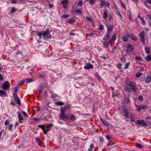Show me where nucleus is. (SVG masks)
<instances>
[{"label":"nucleus","mask_w":151,"mask_h":151,"mask_svg":"<svg viewBox=\"0 0 151 151\" xmlns=\"http://www.w3.org/2000/svg\"><path fill=\"white\" fill-rule=\"evenodd\" d=\"M151 81V77L150 76H147L145 79V82L146 83H148Z\"/></svg>","instance_id":"f3484780"},{"label":"nucleus","mask_w":151,"mask_h":151,"mask_svg":"<svg viewBox=\"0 0 151 151\" xmlns=\"http://www.w3.org/2000/svg\"><path fill=\"white\" fill-rule=\"evenodd\" d=\"M94 147V144H92L90 146V148L88 149V151H92V149Z\"/></svg>","instance_id":"c756f323"},{"label":"nucleus","mask_w":151,"mask_h":151,"mask_svg":"<svg viewBox=\"0 0 151 151\" xmlns=\"http://www.w3.org/2000/svg\"><path fill=\"white\" fill-rule=\"evenodd\" d=\"M125 102L127 104H130V101L129 98L127 97H126L124 98Z\"/></svg>","instance_id":"c85d7f7f"},{"label":"nucleus","mask_w":151,"mask_h":151,"mask_svg":"<svg viewBox=\"0 0 151 151\" xmlns=\"http://www.w3.org/2000/svg\"><path fill=\"white\" fill-rule=\"evenodd\" d=\"M130 62H129L125 64V66L124 68V69H127L129 68V67L130 64Z\"/></svg>","instance_id":"a878e982"},{"label":"nucleus","mask_w":151,"mask_h":151,"mask_svg":"<svg viewBox=\"0 0 151 151\" xmlns=\"http://www.w3.org/2000/svg\"><path fill=\"white\" fill-rule=\"evenodd\" d=\"M99 29L100 30H102L104 29V26L102 24H100L99 27Z\"/></svg>","instance_id":"ea45409f"},{"label":"nucleus","mask_w":151,"mask_h":151,"mask_svg":"<svg viewBox=\"0 0 151 151\" xmlns=\"http://www.w3.org/2000/svg\"><path fill=\"white\" fill-rule=\"evenodd\" d=\"M124 113H125V114L124 115V116L127 118H128L129 114L128 110L126 109H125L124 110Z\"/></svg>","instance_id":"2eb2a0df"},{"label":"nucleus","mask_w":151,"mask_h":151,"mask_svg":"<svg viewBox=\"0 0 151 151\" xmlns=\"http://www.w3.org/2000/svg\"><path fill=\"white\" fill-rule=\"evenodd\" d=\"M145 60L147 61L151 62V56L150 55H147L146 57L145 58Z\"/></svg>","instance_id":"412c9836"},{"label":"nucleus","mask_w":151,"mask_h":151,"mask_svg":"<svg viewBox=\"0 0 151 151\" xmlns=\"http://www.w3.org/2000/svg\"><path fill=\"white\" fill-rule=\"evenodd\" d=\"M127 36H128V37L129 38L135 41H136L137 40V37L134 36V34H133L127 33Z\"/></svg>","instance_id":"1a4fd4ad"},{"label":"nucleus","mask_w":151,"mask_h":151,"mask_svg":"<svg viewBox=\"0 0 151 151\" xmlns=\"http://www.w3.org/2000/svg\"><path fill=\"white\" fill-rule=\"evenodd\" d=\"M119 95V93L118 92H116V93H115L114 92H112V96H113V97L117 96Z\"/></svg>","instance_id":"7c9ffc66"},{"label":"nucleus","mask_w":151,"mask_h":151,"mask_svg":"<svg viewBox=\"0 0 151 151\" xmlns=\"http://www.w3.org/2000/svg\"><path fill=\"white\" fill-rule=\"evenodd\" d=\"M100 5L101 6H103L105 5H106L107 6L109 5V4L107 2L106 3V2L105 1H103L101 2Z\"/></svg>","instance_id":"aec40b11"},{"label":"nucleus","mask_w":151,"mask_h":151,"mask_svg":"<svg viewBox=\"0 0 151 151\" xmlns=\"http://www.w3.org/2000/svg\"><path fill=\"white\" fill-rule=\"evenodd\" d=\"M24 82V81L23 80L21 82H20L18 84V86H21L23 84Z\"/></svg>","instance_id":"c03bdc74"},{"label":"nucleus","mask_w":151,"mask_h":151,"mask_svg":"<svg viewBox=\"0 0 151 151\" xmlns=\"http://www.w3.org/2000/svg\"><path fill=\"white\" fill-rule=\"evenodd\" d=\"M140 37V40L142 42L143 45H145V36L144 32L143 31H142L139 35Z\"/></svg>","instance_id":"20e7f679"},{"label":"nucleus","mask_w":151,"mask_h":151,"mask_svg":"<svg viewBox=\"0 0 151 151\" xmlns=\"http://www.w3.org/2000/svg\"><path fill=\"white\" fill-rule=\"evenodd\" d=\"M108 17V15L107 14L106 11H105L103 15V17L104 19H106Z\"/></svg>","instance_id":"4c0bfd02"},{"label":"nucleus","mask_w":151,"mask_h":151,"mask_svg":"<svg viewBox=\"0 0 151 151\" xmlns=\"http://www.w3.org/2000/svg\"><path fill=\"white\" fill-rule=\"evenodd\" d=\"M70 116V119L71 121H74L76 120V118L74 115L73 114H71Z\"/></svg>","instance_id":"b1692460"},{"label":"nucleus","mask_w":151,"mask_h":151,"mask_svg":"<svg viewBox=\"0 0 151 151\" xmlns=\"http://www.w3.org/2000/svg\"><path fill=\"white\" fill-rule=\"evenodd\" d=\"M14 92L15 93H17L18 91V88L17 87H15L14 88Z\"/></svg>","instance_id":"bf43d9fd"},{"label":"nucleus","mask_w":151,"mask_h":151,"mask_svg":"<svg viewBox=\"0 0 151 151\" xmlns=\"http://www.w3.org/2000/svg\"><path fill=\"white\" fill-rule=\"evenodd\" d=\"M136 146L137 147L139 148H141L143 147V146L139 143L137 144Z\"/></svg>","instance_id":"8fccbe9b"},{"label":"nucleus","mask_w":151,"mask_h":151,"mask_svg":"<svg viewBox=\"0 0 151 151\" xmlns=\"http://www.w3.org/2000/svg\"><path fill=\"white\" fill-rule=\"evenodd\" d=\"M60 113L59 116L60 119L67 121L68 119V117L66 115V110L65 108L61 107L60 109Z\"/></svg>","instance_id":"f03ea898"},{"label":"nucleus","mask_w":151,"mask_h":151,"mask_svg":"<svg viewBox=\"0 0 151 151\" xmlns=\"http://www.w3.org/2000/svg\"><path fill=\"white\" fill-rule=\"evenodd\" d=\"M74 22L75 21L74 20V19L73 18H71L70 20H69L68 21V22L70 24H72L74 23Z\"/></svg>","instance_id":"58836bf2"},{"label":"nucleus","mask_w":151,"mask_h":151,"mask_svg":"<svg viewBox=\"0 0 151 151\" xmlns=\"http://www.w3.org/2000/svg\"><path fill=\"white\" fill-rule=\"evenodd\" d=\"M138 99L140 101H142L143 100L142 97L141 95H139L138 97Z\"/></svg>","instance_id":"4d7b16f0"},{"label":"nucleus","mask_w":151,"mask_h":151,"mask_svg":"<svg viewBox=\"0 0 151 151\" xmlns=\"http://www.w3.org/2000/svg\"><path fill=\"white\" fill-rule=\"evenodd\" d=\"M122 64L121 63H118L117 64V67L119 69H122Z\"/></svg>","instance_id":"473e14b6"},{"label":"nucleus","mask_w":151,"mask_h":151,"mask_svg":"<svg viewBox=\"0 0 151 151\" xmlns=\"http://www.w3.org/2000/svg\"><path fill=\"white\" fill-rule=\"evenodd\" d=\"M114 143L112 141L109 140V143H108L107 145L108 146H111L114 145Z\"/></svg>","instance_id":"f704fd0d"},{"label":"nucleus","mask_w":151,"mask_h":151,"mask_svg":"<svg viewBox=\"0 0 151 151\" xmlns=\"http://www.w3.org/2000/svg\"><path fill=\"white\" fill-rule=\"evenodd\" d=\"M10 83L7 81L5 82L2 85V88L4 90H6L10 87Z\"/></svg>","instance_id":"423d86ee"},{"label":"nucleus","mask_w":151,"mask_h":151,"mask_svg":"<svg viewBox=\"0 0 151 151\" xmlns=\"http://www.w3.org/2000/svg\"><path fill=\"white\" fill-rule=\"evenodd\" d=\"M100 120L103 124L106 126L108 127L110 125L104 119H101Z\"/></svg>","instance_id":"4468645a"},{"label":"nucleus","mask_w":151,"mask_h":151,"mask_svg":"<svg viewBox=\"0 0 151 151\" xmlns=\"http://www.w3.org/2000/svg\"><path fill=\"white\" fill-rule=\"evenodd\" d=\"M13 126V124H9L8 126V129L10 131H11V130H12V128Z\"/></svg>","instance_id":"2f4dec72"},{"label":"nucleus","mask_w":151,"mask_h":151,"mask_svg":"<svg viewBox=\"0 0 151 151\" xmlns=\"http://www.w3.org/2000/svg\"><path fill=\"white\" fill-rule=\"evenodd\" d=\"M68 0H65L61 2V4H68Z\"/></svg>","instance_id":"72a5a7b5"},{"label":"nucleus","mask_w":151,"mask_h":151,"mask_svg":"<svg viewBox=\"0 0 151 151\" xmlns=\"http://www.w3.org/2000/svg\"><path fill=\"white\" fill-rule=\"evenodd\" d=\"M93 68V65L89 63H88L84 67V68L86 69H91Z\"/></svg>","instance_id":"f8f14e48"},{"label":"nucleus","mask_w":151,"mask_h":151,"mask_svg":"<svg viewBox=\"0 0 151 151\" xmlns=\"http://www.w3.org/2000/svg\"><path fill=\"white\" fill-rule=\"evenodd\" d=\"M18 115V118L19 119V121L20 123H21L23 121L24 119L23 118V116L21 115L20 112H17Z\"/></svg>","instance_id":"ddd939ff"},{"label":"nucleus","mask_w":151,"mask_h":151,"mask_svg":"<svg viewBox=\"0 0 151 151\" xmlns=\"http://www.w3.org/2000/svg\"><path fill=\"white\" fill-rule=\"evenodd\" d=\"M16 11V10L15 9V8L14 7H12V8L11 12V13H13L15 12Z\"/></svg>","instance_id":"052dcab7"},{"label":"nucleus","mask_w":151,"mask_h":151,"mask_svg":"<svg viewBox=\"0 0 151 151\" xmlns=\"http://www.w3.org/2000/svg\"><path fill=\"white\" fill-rule=\"evenodd\" d=\"M128 36H127V34L126 35H124L122 37V39L123 41L127 42L128 40Z\"/></svg>","instance_id":"dca6fc26"},{"label":"nucleus","mask_w":151,"mask_h":151,"mask_svg":"<svg viewBox=\"0 0 151 151\" xmlns=\"http://www.w3.org/2000/svg\"><path fill=\"white\" fill-rule=\"evenodd\" d=\"M127 86L125 87V90L129 93L131 91L133 92L136 91L137 88L136 86V83L135 82L132 81L129 82L127 83Z\"/></svg>","instance_id":"f257e3e1"},{"label":"nucleus","mask_w":151,"mask_h":151,"mask_svg":"<svg viewBox=\"0 0 151 151\" xmlns=\"http://www.w3.org/2000/svg\"><path fill=\"white\" fill-rule=\"evenodd\" d=\"M145 49L146 53L147 54H149L150 53V48L147 47H145Z\"/></svg>","instance_id":"bb28decb"},{"label":"nucleus","mask_w":151,"mask_h":151,"mask_svg":"<svg viewBox=\"0 0 151 151\" xmlns=\"http://www.w3.org/2000/svg\"><path fill=\"white\" fill-rule=\"evenodd\" d=\"M38 126L42 129L44 133L46 134L47 132L49 131L50 128V127L49 126H47L45 127L44 125H38Z\"/></svg>","instance_id":"39448f33"},{"label":"nucleus","mask_w":151,"mask_h":151,"mask_svg":"<svg viewBox=\"0 0 151 151\" xmlns=\"http://www.w3.org/2000/svg\"><path fill=\"white\" fill-rule=\"evenodd\" d=\"M69 16V15L68 14H64L62 16V17L63 18H65L68 17Z\"/></svg>","instance_id":"5fc2aeb1"},{"label":"nucleus","mask_w":151,"mask_h":151,"mask_svg":"<svg viewBox=\"0 0 151 151\" xmlns=\"http://www.w3.org/2000/svg\"><path fill=\"white\" fill-rule=\"evenodd\" d=\"M11 3L14 4H16L17 3V1L15 0H12V1Z\"/></svg>","instance_id":"338daca9"},{"label":"nucleus","mask_w":151,"mask_h":151,"mask_svg":"<svg viewBox=\"0 0 151 151\" xmlns=\"http://www.w3.org/2000/svg\"><path fill=\"white\" fill-rule=\"evenodd\" d=\"M46 75L44 73H42L41 74H40L39 76V77H42L43 78Z\"/></svg>","instance_id":"13d9d810"},{"label":"nucleus","mask_w":151,"mask_h":151,"mask_svg":"<svg viewBox=\"0 0 151 151\" xmlns=\"http://www.w3.org/2000/svg\"><path fill=\"white\" fill-rule=\"evenodd\" d=\"M35 140L39 145H40L42 144V142L40 140L39 138H35Z\"/></svg>","instance_id":"4be33fe9"},{"label":"nucleus","mask_w":151,"mask_h":151,"mask_svg":"<svg viewBox=\"0 0 151 151\" xmlns=\"http://www.w3.org/2000/svg\"><path fill=\"white\" fill-rule=\"evenodd\" d=\"M22 113L24 115V116L27 118H28V116L26 113L24 111H22Z\"/></svg>","instance_id":"864d4df0"},{"label":"nucleus","mask_w":151,"mask_h":151,"mask_svg":"<svg viewBox=\"0 0 151 151\" xmlns=\"http://www.w3.org/2000/svg\"><path fill=\"white\" fill-rule=\"evenodd\" d=\"M33 81L32 79L29 78H27L26 79V82L28 83H29Z\"/></svg>","instance_id":"c9c22d12"},{"label":"nucleus","mask_w":151,"mask_h":151,"mask_svg":"<svg viewBox=\"0 0 151 151\" xmlns=\"http://www.w3.org/2000/svg\"><path fill=\"white\" fill-rule=\"evenodd\" d=\"M14 101H15L17 102L19 106L21 104V101L20 99L19 98L17 99H14Z\"/></svg>","instance_id":"393cba45"},{"label":"nucleus","mask_w":151,"mask_h":151,"mask_svg":"<svg viewBox=\"0 0 151 151\" xmlns=\"http://www.w3.org/2000/svg\"><path fill=\"white\" fill-rule=\"evenodd\" d=\"M142 75V73H137L136 74V77L137 78H139Z\"/></svg>","instance_id":"37998d69"},{"label":"nucleus","mask_w":151,"mask_h":151,"mask_svg":"<svg viewBox=\"0 0 151 151\" xmlns=\"http://www.w3.org/2000/svg\"><path fill=\"white\" fill-rule=\"evenodd\" d=\"M110 33L107 32L106 34L105 35L104 37V40H108L110 37L109 35Z\"/></svg>","instance_id":"6ab92c4d"},{"label":"nucleus","mask_w":151,"mask_h":151,"mask_svg":"<svg viewBox=\"0 0 151 151\" xmlns=\"http://www.w3.org/2000/svg\"><path fill=\"white\" fill-rule=\"evenodd\" d=\"M116 14L117 15L119 16V17L121 18H122V15L121 14L120 12L119 11H118L117 10V12H116Z\"/></svg>","instance_id":"603ef678"},{"label":"nucleus","mask_w":151,"mask_h":151,"mask_svg":"<svg viewBox=\"0 0 151 151\" xmlns=\"http://www.w3.org/2000/svg\"><path fill=\"white\" fill-rule=\"evenodd\" d=\"M127 49L126 50V52H129L132 51L134 50V49L131 45L130 44H128L127 46Z\"/></svg>","instance_id":"9d476101"},{"label":"nucleus","mask_w":151,"mask_h":151,"mask_svg":"<svg viewBox=\"0 0 151 151\" xmlns=\"http://www.w3.org/2000/svg\"><path fill=\"white\" fill-rule=\"evenodd\" d=\"M121 60L122 62L125 63L126 61V58L125 57H123L121 58Z\"/></svg>","instance_id":"a18cd8bd"},{"label":"nucleus","mask_w":151,"mask_h":151,"mask_svg":"<svg viewBox=\"0 0 151 151\" xmlns=\"http://www.w3.org/2000/svg\"><path fill=\"white\" fill-rule=\"evenodd\" d=\"M88 1H89L90 4H93L95 2V0H87Z\"/></svg>","instance_id":"09e8293b"},{"label":"nucleus","mask_w":151,"mask_h":151,"mask_svg":"<svg viewBox=\"0 0 151 151\" xmlns=\"http://www.w3.org/2000/svg\"><path fill=\"white\" fill-rule=\"evenodd\" d=\"M106 138L107 139H109L111 138V137H110L109 135H107L106 136Z\"/></svg>","instance_id":"774afa93"},{"label":"nucleus","mask_w":151,"mask_h":151,"mask_svg":"<svg viewBox=\"0 0 151 151\" xmlns=\"http://www.w3.org/2000/svg\"><path fill=\"white\" fill-rule=\"evenodd\" d=\"M75 12H77V13H78L79 14H82V11H81V10L80 9H78V10H76Z\"/></svg>","instance_id":"49530a36"},{"label":"nucleus","mask_w":151,"mask_h":151,"mask_svg":"<svg viewBox=\"0 0 151 151\" xmlns=\"http://www.w3.org/2000/svg\"><path fill=\"white\" fill-rule=\"evenodd\" d=\"M6 95V93L5 91L2 90H0V96H3L4 95Z\"/></svg>","instance_id":"5701e85b"},{"label":"nucleus","mask_w":151,"mask_h":151,"mask_svg":"<svg viewBox=\"0 0 151 151\" xmlns=\"http://www.w3.org/2000/svg\"><path fill=\"white\" fill-rule=\"evenodd\" d=\"M139 17V18L140 19L142 20V24H143V25H145V24H146V23H145V20H144V19H143L142 18V17Z\"/></svg>","instance_id":"e433bc0d"},{"label":"nucleus","mask_w":151,"mask_h":151,"mask_svg":"<svg viewBox=\"0 0 151 151\" xmlns=\"http://www.w3.org/2000/svg\"><path fill=\"white\" fill-rule=\"evenodd\" d=\"M50 31L48 29H46L45 31H42L41 32H38L37 35L40 37L42 35L43 36H47V38H50L51 36L50 34Z\"/></svg>","instance_id":"7ed1b4c3"},{"label":"nucleus","mask_w":151,"mask_h":151,"mask_svg":"<svg viewBox=\"0 0 151 151\" xmlns=\"http://www.w3.org/2000/svg\"><path fill=\"white\" fill-rule=\"evenodd\" d=\"M135 59L136 60H142V58L140 56H137L135 57Z\"/></svg>","instance_id":"3c124183"},{"label":"nucleus","mask_w":151,"mask_h":151,"mask_svg":"<svg viewBox=\"0 0 151 151\" xmlns=\"http://www.w3.org/2000/svg\"><path fill=\"white\" fill-rule=\"evenodd\" d=\"M40 88L39 89V91L40 93L45 88V86L44 84H40Z\"/></svg>","instance_id":"a211bd4d"},{"label":"nucleus","mask_w":151,"mask_h":151,"mask_svg":"<svg viewBox=\"0 0 151 151\" xmlns=\"http://www.w3.org/2000/svg\"><path fill=\"white\" fill-rule=\"evenodd\" d=\"M137 107V111H140L142 110H144L147 108V106L145 105H137L136 106Z\"/></svg>","instance_id":"6e6552de"},{"label":"nucleus","mask_w":151,"mask_h":151,"mask_svg":"<svg viewBox=\"0 0 151 151\" xmlns=\"http://www.w3.org/2000/svg\"><path fill=\"white\" fill-rule=\"evenodd\" d=\"M127 14L128 16H132L130 11L128 10L127 11Z\"/></svg>","instance_id":"0e129e2a"},{"label":"nucleus","mask_w":151,"mask_h":151,"mask_svg":"<svg viewBox=\"0 0 151 151\" xmlns=\"http://www.w3.org/2000/svg\"><path fill=\"white\" fill-rule=\"evenodd\" d=\"M5 125H7L9 124V121L8 120H6L5 121Z\"/></svg>","instance_id":"e2e57ef3"},{"label":"nucleus","mask_w":151,"mask_h":151,"mask_svg":"<svg viewBox=\"0 0 151 151\" xmlns=\"http://www.w3.org/2000/svg\"><path fill=\"white\" fill-rule=\"evenodd\" d=\"M56 105H62L64 104V103L61 101H58L55 103Z\"/></svg>","instance_id":"cd10ccee"},{"label":"nucleus","mask_w":151,"mask_h":151,"mask_svg":"<svg viewBox=\"0 0 151 151\" xmlns=\"http://www.w3.org/2000/svg\"><path fill=\"white\" fill-rule=\"evenodd\" d=\"M104 45L105 47H107L109 46V43L107 42H104Z\"/></svg>","instance_id":"a19ab883"},{"label":"nucleus","mask_w":151,"mask_h":151,"mask_svg":"<svg viewBox=\"0 0 151 151\" xmlns=\"http://www.w3.org/2000/svg\"><path fill=\"white\" fill-rule=\"evenodd\" d=\"M13 95H14V99H17V98H18V97L16 93H14Z\"/></svg>","instance_id":"680f3d73"},{"label":"nucleus","mask_w":151,"mask_h":151,"mask_svg":"<svg viewBox=\"0 0 151 151\" xmlns=\"http://www.w3.org/2000/svg\"><path fill=\"white\" fill-rule=\"evenodd\" d=\"M137 122L140 124H142L143 126L147 125L148 122H145L144 120H138L137 121Z\"/></svg>","instance_id":"9b49d317"},{"label":"nucleus","mask_w":151,"mask_h":151,"mask_svg":"<svg viewBox=\"0 0 151 151\" xmlns=\"http://www.w3.org/2000/svg\"><path fill=\"white\" fill-rule=\"evenodd\" d=\"M83 4V1H80L78 2V5L79 6H81Z\"/></svg>","instance_id":"de8ad7c7"},{"label":"nucleus","mask_w":151,"mask_h":151,"mask_svg":"<svg viewBox=\"0 0 151 151\" xmlns=\"http://www.w3.org/2000/svg\"><path fill=\"white\" fill-rule=\"evenodd\" d=\"M86 19L88 21L91 22H92V19L88 17H86Z\"/></svg>","instance_id":"69168bd1"},{"label":"nucleus","mask_w":151,"mask_h":151,"mask_svg":"<svg viewBox=\"0 0 151 151\" xmlns=\"http://www.w3.org/2000/svg\"><path fill=\"white\" fill-rule=\"evenodd\" d=\"M116 36L115 35H114L112 37L111 39L113 41H114L116 40Z\"/></svg>","instance_id":"6e6d98bb"},{"label":"nucleus","mask_w":151,"mask_h":151,"mask_svg":"<svg viewBox=\"0 0 151 151\" xmlns=\"http://www.w3.org/2000/svg\"><path fill=\"white\" fill-rule=\"evenodd\" d=\"M107 29V32L111 33L113 30V27L109 24H107L106 25Z\"/></svg>","instance_id":"0eeeda50"},{"label":"nucleus","mask_w":151,"mask_h":151,"mask_svg":"<svg viewBox=\"0 0 151 151\" xmlns=\"http://www.w3.org/2000/svg\"><path fill=\"white\" fill-rule=\"evenodd\" d=\"M104 142V139L102 137L100 138V139L99 143L101 145H102Z\"/></svg>","instance_id":"79ce46f5"}]
</instances>
